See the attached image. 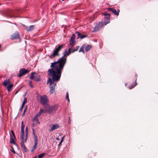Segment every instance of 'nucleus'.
Returning a JSON list of instances; mask_svg holds the SVG:
<instances>
[{"label":"nucleus","mask_w":158,"mask_h":158,"mask_svg":"<svg viewBox=\"0 0 158 158\" xmlns=\"http://www.w3.org/2000/svg\"><path fill=\"white\" fill-rule=\"evenodd\" d=\"M75 35L73 34L71 37L69 45L71 48H72L74 45L75 44Z\"/></svg>","instance_id":"0eeeda50"},{"label":"nucleus","mask_w":158,"mask_h":158,"mask_svg":"<svg viewBox=\"0 0 158 158\" xmlns=\"http://www.w3.org/2000/svg\"><path fill=\"white\" fill-rule=\"evenodd\" d=\"M27 107L26 106V107H25L24 109V110H23V113L22 114V116H24V115H25V112L26 111V110H27Z\"/></svg>","instance_id":"c85d7f7f"},{"label":"nucleus","mask_w":158,"mask_h":158,"mask_svg":"<svg viewBox=\"0 0 158 158\" xmlns=\"http://www.w3.org/2000/svg\"><path fill=\"white\" fill-rule=\"evenodd\" d=\"M82 34H81L80 33H79V34H78V37L77 38V39H78L79 38H80V37H79V36H81V35Z\"/></svg>","instance_id":"a19ab883"},{"label":"nucleus","mask_w":158,"mask_h":158,"mask_svg":"<svg viewBox=\"0 0 158 158\" xmlns=\"http://www.w3.org/2000/svg\"><path fill=\"white\" fill-rule=\"evenodd\" d=\"M29 86L31 88H33V85L32 84V81H29Z\"/></svg>","instance_id":"7c9ffc66"},{"label":"nucleus","mask_w":158,"mask_h":158,"mask_svg":"<svg viewBox=\"0 0 158 158\" xmlns=\"http://www.w3.org/2000/svg\"><path fill=\"white\" fill-rule=\"evenodd\" d=\"M10 83V81L9 79H6L4 81V82L3 83V85L4 86H6L7 85L9 84Z\"/></svg>","instance_id":"f3484780"},{"label":"nucleus","mask_w":158,"mask_h":158,"mask_svg":"<svg viewBox=\"0 0 158 158\" xmlns=\"http://www.w3.org/2000/svg\"><path fill=\"white\" fill-rule=\"evenodd\" d=\"M22 26L23 27L25 28V29L27 31V29L28 28V27L26 26L24 24H23Z\"/></svg>","instance_id":"c9c22d12"},{"label":"nucleus","mask_w":158,"mask_h":158,"mask_svg":"<svg viewBox=\"0 0 158 158\" xmlns=\"http://www.w3.org/2000/svg\"><path fill=\"white\" fill-rule=\"evenodd\" d=\"M85 46H84V45H83L80 48L79 50V52H83L84 53H85V52L84 51V48Z\"/></svg>","instance_id":"5701e85b"},{"label":"nucleus","mask_w":158,"mask_h":158,"mask_svg":"<svg viewBox=\"0 0 158 158\" xmlns=\"http://www.w3.org/2000/svg\"><path fill=\"white\" fill-rule=\"evenodd\" d=\"M38 140H34V144L33 147V148L31 150V152H33L36 148L37 147V145L38 144Z\"/></svg>","instance_id":"ddd939ff"},{"label":"nucleus","mask_w":158,"mask_h":158,"mask_svg":"<svg viewBox=\"0 0 158 158\" xmlns=\"http://www.w3.org/2000/svg\"><path fill=\"white\" fill-rule=\"evenodd\" d=\"M58 106L57 105H55L53 106H50L47 104L45 106V109H46L47 112L49 114H51L54 113L57 109Z\"/></svg>","instance_id":"f03ea898"},{"label":"nucleus","mask_w":158,"mask_h":158,"mask_svg":"<svg viewBox=\"0 0 158 158\" xmlns=\"http://www.w3.org/2000/svg\"><path fill=\"white\" fill-rule=\"evenodd\" d=\"M82 34H81L80 33H79V34H78V37L77 38V39H78L79 38H80V37H79V36H81V35Z\"/></svg>","instance_id":"79ce46f5"},{"label":"nucleus","mask_w":158,"mask_h":158,"mask_svg":"<svg viewBox=\"0 0 158 158\" xmlns=\"http://www.w3.org/2000/svg\"><path fill=\"white\" fill-rule=\"evenodd\" d=\"M40 103L44 106H46V104L48 102V97L47 95H44L41 96H40Z\"/></svg>","instance_id":"20e7f679"},{"label":"nucleus","mask_w":158,"mask_h":158,"mask_svg":"<svg viewBox=\"0 0 158 158\" xmlns=\"http://www.w3.org/2000/svg\"><path fill=\"white\" fill-rule=\"evenodd\" d=\"M45 153H42L38 155V158H42L45 155Z\"/></svg>","instance_id":"a878e982"},{"label":"nucleus","mask_w":158,"mask_h":158,"mask_svg":"<svg viewBox=\"0 0 158 158\" xmlns=\"http://www.w3.org/2000/svg\"><path fill=\"white\" fill-rule=\"evenodd\" d=\"M24 126L23 125V121H22L21 122V139L22 140H24Z\"/></svg>","instance_id":"423d86ee"},{"label":"nucleus","mask_w":158,"mask_h":158,"mask_svg":"<svg viewBox=\"0 0 158 158\" xmlns=\"http://www.w3.org/2000/svg\"><path fill=\"white\" fill-rule=\"evenodd\" d=\"M19 34L17 32H15L11 36V39L12 40L16 39H19Z\"/></svg>","instance_id":"9b49d317"},{"label":"nucleus","mask_w":158,"mask_h":158,"mask_svg":"<svg viewBox=\"0 0 158 158\" xmlns=\"http://www.w3.org/2000/svg\"><path fill=\"white\" fill-rule=\"evenodd\" d=\"M107 10L110 11H111L112 13H114L115 15H116L118 16L119 15V12L120 11L119 10H116L115 9L112 8H107Z\"/></svg>","instance_id":"9d476101"},{"label":"nucleus","mask_w":158,"mask_h":158,"mask_svg":"<svg viewBox=\"0 0 158 158\" xmlns=\"http://www.w3.org/2000/svg\"><path fill=\"white\" fill-rule=\"evenodd\" d=\"M70 122H71V121H70V117H69V120H68V123L69 124L70 123Z\"/></svg>","instance_id":"c03bdc74"},{"label":"nucleus","mask_w":158,"mask_h":158,"mask_svg":"<svg viewBox=\"0 0 158 158\" xmlns=\"http://www.w3.org/2000/svg\"><path fill=\"white\" fill-rule=\"evenodd\" d=\"M38 118L36 115H35L33 119V121H34L37 120L38 119Z\"/></svg>","instance_id":"473e14b6"},{"label":"nucleus","mask_w":158,"mask_h":158,"mask_svg":"<svg viewBox=\"0 0 158 158\" xmlns=\"http://www.w3.org/2000/svg\"><path fill=\"white\" fill-rule=\"evenodd\" d=\"M13 86V84H10L7 87V89L8 92H10L11 90V88Z\"/></svg>","instance_id":"412c9836"},{"label":"nucleus","mask_w":158,"mask_h":158,"mask_svg":"<svg viewBox=\"0 0 158 158\" xmlns=\"http://www.w3.org/2000/svg\"><path fill=\"white\" fill-rule=\"evenodd\" d=\"M32 127H35V124L34 123H33L32 124Z\"/></svg>","instance_id":"09e8293b"},{"label":"nucleus","mask_w":158,"mask_h":158,"mask_svg":"<svg viewBox=\"0 0 158 158\" xmlns=\"http://www.w3.org/2000/svg\"><path fill=\"white\" fill-rule=\"evenodd\" d=\"M10 17H13V16L12 15H11L10 16Z\"/></svg>","instance_id":"603ef678"},{"label":"nucleus","mask_w":158,"mask_h":158,"mask_svg":"<svg viewBox=\"0 0 158 158\" xmlns=\"http://www.w3.org/2000/svg\"><path fill=\"white\" fill-rule=\"evenodd\" d=\"M75 33H76V34H77V35H78V34H79V33H80V32H78V31H76V32H75Z\"/></svg>","instance_id":"49530a36"},{"label":"nucleus","mask_w":158,"mask_h":158,"mask_svg":"<svg viewBox=\"0 0 158 158\" xmlns=\"http://www.w3.org/2000/svg\"><path fill=\"white\" fill-rule=\"evenodd\" d=\"M68 51V52L66 53L67 50H65L62 57L59 59L57 61L52 63L50 66L51 68L49 69L47 72L48 75L50 77L48 78L47 82L48 84H49L51 94L54 93L55 92L56 86V82L60 80L62 71L66 62L67 59L65 56L69 55L72 53L71 48H69Z\"/></svg>","instance_id":"f257e3e1"},{"label":"nucleus","mask_w":158,"mask_h":158,"mask_svg":"<svg viewBox=\"0 0 158 158\" xmlns=\"http://www.w3.org/2000/svg\"><path fill=\"white\" fill-rule=\"evenodd\" d=\"M26 133H28V129L27 127H26L25 129Z\"/></svg>","instance_id":"58836bf2"},{"label":"nucleus","mask_w":158,"mask_h":158,"mask_svg":"<svg viewBox=\"0 0 158 158\" xmlns=\"http://www.w3.org/2000/svg\"><path fill=\"white\" fill-rule=\"evenodd\" d=\"M63 138H62V139H61V140L60 141H61L62 142L63 141Z\"/></svg>","instance_id":"3c124183"},{"label":"nucleus","mask_w":158,"mask_h":158,"mask_svg":"<svg viewBox=\"0 0 158 158\" xmlns=\"http://www.w3.org/2000/svg\"><path fill=\"white\" fill-rule=\"evenodd\" d=\"M11 151L14 154H15L16 153V152L15 151V150H14V148H12V149L11 150Z\"/></svg>","instance_id":"4c0bfd02"},{"label":"nucleus","mask_w":158,"mask_h":158,"mask_svg":"<svg viewBox=\"0 0 158 158\" xmlns=\"http://www.w3.org/2000/svg\"><path fill=\"white\" fill-rule=\"evenodd\" d=\"M59 127V126L57 124H52L50 126L51 128L49 130V131H51L55 129H58Z\"/></svg>","instance_id":"f8f14e48"},{"label":"nucleus","mask_w":158,"mask_h":158,"mask_svg":"<svg viewBox=\"0 0 158 158\" xmlns=\"http://www.w3.org/2000/svg\"><path fill=\"white\" fill-rule=\"evenodd\" d=\"M11 132L13 135V137L10 135V143H13L14 144H16V143L15 141H14V139L15 138V135L13 131L12 130H11Z\"/></svg>","instance_id":"1a4fd4ad"},{"label":"nucleus","mask_w":158,"mask_h":158,"mask_svg":"<svg viewBox=\"0 0 158 158\" xmlns=\"http://www.w3.org/2000/svg\"><path fill=\"white\" fill-rule=\"evenodd\" d=\"M64 0H62L63 1H64Z\"/></svg>","instance_id":"5fc2aeb1"},{"label":"nucleus","mask_w":158,"mask_h":158,"mask_svg":"<svg viewBox=\"0 0 158 158\" xmlns=\"http://www.w3.org/2000/svg\"><path fill=\"white\" fill-rule=\"evenodd\" d=\"M35 73L34 72H32L31 74V76L30 77V78L31 79H33L34 78V74Z\"/></svg>","instance_id":"b1692460"},{"label":"nucleus","mask_w":158,"mask_h":158,"mask_svg":"<svg viewBox=\"0 0 158 158\" xmlns=\"http://www.w3.org/2000/svg\"><path fill=\"white\" fill-rule=\"evenodd\" d=\"M44 106V110H43L42 109H40V111L39 112H40L41 114L42 113H45L47 112L46 110L45 109V106Z\"/></svg>","instance_id":"393cba45"},{"label":"nucleus","mask_w":158,"mask_h":158,"mask_svg":"<svg viewBox=\"0 0 158 158\" xmlns=\"http://www.w3.org/2000/svg\"><path fill=\"white\" fill-rule=\"evenodd\" d=\"M66 99L68 100V102H69V94L68 92H66Z\"/></svg>","instance_id":"bb28decb"},{"label":"nucleus","mask_w":158,"mask_h":158,"mask_svg":"<svg viewBox=\"0 0 158 158\" xmlns=\"http://www.w3.org/2000/svg\"><path fill=\"white\" fill-rule=\"evenodd\" d=\"M56 139L57 140H59V138H56Z\"/></svg>","instance_id":"8fccbe9b"},{"label":"nucleus","mask_w":158,"mask_h":158,"mask_svg":"<svg viewBox=\"0 0 158 158\" xmlns=\"http://www.w3.org/2000/svg\"><path fill=\"white\" fill-rule=\"evenodd\" d=\"M103 26L102 22H99L95 26L93 31L95 32L98 31Z\"/></svg>","instance_id":"39448f33"},{"label":"nucleus","mask_w":158,"mask_h":158,"mask_svg":"<svg viewBox=\"0 0 158 158\" xmlns=\"http://www.w3.org/2000/svg\"><path fill=\"white\" fill-rule=\"evenodd\" d=\"M36 122L37 123H38V124H39L40 123V122H39V121L38 119L37 120H36Z\"/></svg>","instance_id":"a18cd8bd"},{"label":"nucleus","mask_w":158,"mask_h":158,"mask_svg":"<svg viewBox=\"0 0 158 158\" xmlns=\"http://www.w3.org/2000/svg\"><path fill=\"white\" fill-rule=\"evenodd\" d=\"M110 22V19H104V22H101L103 25H106Z\"/></svg>","instance_id":"dca6fc26"},{"label":"nucleus","mask_w":158,"mask_h":158,"mask_svg":"<svg viewBox=\"0 0 158 158\" xmlns=\"http://www.w3.org/2000/svg\"><path fill=\"white\" fill-rule=\"evenodd\" d=\"M28 133H26L25 134V138L24 139L25 142H26L27 139V137H28Z\"/></svg>","instance_id":"2f4dec72"},{"label":"nucleus","mask_w":158,"mask_h":158,"mask_svg":"<svg viewBox=\"0 0 158 158\" xmlns=\"http://www.w3.org/2000/svg\"><path fill=\"white\" fill-rule=\"evenodd\" d=\"M136 79L135 82L133 83L129 87V89H131L133 88L136 85Z\"/></svg>","instance_id":"6ab92c4d"},{"label":"nucleus","mask_w":158,"mask_h":158,"mask_svg":"<svg viewBox=\"0 0 158 158\" xmlns=\"http://www.w3.org/2000/svg\"><path fill=\"white\" fill-rule=\"evenodd\" d=\"M87 35H81V36H79V37H80V38L81 39H83L86 37H87Z\"/></svg>","instance_id":"c756f323"},{"label":"nucleus","mask_w":158,"mask_h":158,"mask_svg":"<svg viewBox=\"0 0 158 158\" xmlns=\"http://www.w3.org/2000/svg\"><path fill=\"white\" fill-rule=\"evenodd\" d=\"M62 143V142H61V141H60V142L59 143V144L58 145V146H59Z\"/></svg>","instance_id":"de8ad7c7"},{"label":"nucleus","mask_w":158,"mask_h":158,"mask_svg":"<svg viewBox=\"0 0 158 158\" xmlns=\"http://www.w3.org/2000/svg\"><path fill=\"white\" fill-rule=\"evenodd\" d=\"M105 16L104 19H110V14L109 13H105L104 14Z\"/></svg>","instance_id":"a211bd4d"},{"label":"nucleus","mask_w":158,"mask_h":158,"mask_svg":"<svg viewBox=\"0 0 158 158\" xmlns=\"http://www.w3.org/2000/svg\"><path fill=\"white\" fill-rule=\"evenodd\" d=\"M91 46L89 45H88L85 47V50L86 52H88L91 48Z\"/></svg>","instance_id":"aec40b11"},{"label":"nucleus","mask_w":158,"mask_h":158,"mask_svg":"<svg viewBox=\"0 0 158 158\" xmlns=\"http://www.w3.org/2000/svg\"><path fill=\"white\" fill-rule=\"evenodd\" d=\"M41 114L40 113V112H39L38 113L35 115L38 117V118L40 116V115H41Z\"/></svg>","instance_id":"f704fd0d"},{"label":"nucleus","mask_w":158,"mask_h":158,"mask_svg":"<svg viewBox=\"0 0 158 158\" xmlns=\"http://www.w3.org/2000/svg\"><path fill=\"white\" fill-rule=\"evenodd\" d=\"M35 28V26L32 25L28 27L27 31H32Z\"/></svg>","instance_id":"2eb2a0df"},{"label":"nucleus","mask_w":158,"mask_h":158,"mask_svg":"<svg viewBox=\"0 0 158 158\" xmlns=\"http://www.w3.org/2000/svg\"><path fill=\"white\" fill-rule=\"evenodd\" d=\"M64 45L61 44L59 45L58 47H56L55 49L53 50V54L52 55L53 57H55L56 56H58L59 54L58 52L63 48Z\"/></svg>","instance_id":"7ed1b4c3"},{"label":"nucleus","mask_w":158,"mask_h":158,"mask_svg":"<svg viewBox=\"0 0 158 158\" xmlns=\"http://www.w3.org/2000/svg\"><path fill=\"white\" fill-rule=\"evenodd\" d=\"M27 102V99L26 98H24L23 99V101L22 103V105H24Z\"/></svg>","instance_id":"cd10ccee"},{"label":"nucleus","mask_w":158,"mask_h":158,"mask_svg":"<svg viewBox=\"0 0 158 158\" xmlns=\"http://www.w3.org/2000/svg\"><path fill=\"white\" fill-rule=\"evenodd\" d=\"M35 81H40V79L38 77L35 79Z\"/></svg>","instance_id":"e433bc0d"},{"label":"nucleus","mask_w":158,"mask_h":158,"mask_svg":"<svg viewBox=\"0 0 158 158\" xmlns=\"http://www.w3.org/2000/svg\"><path fill=\"white\" fill-rule=\"evenodd\" d=\"M24 106V105H22H22L21 107L19 110V111H20V112H21L22 111L23 108V107Z\"/></svg>","instance_id":"72a5a7b5"},{"label":"nucleus","mask_w":158,"mask_h":158,"mask_svg":"<svg viewBox=\"0 0 158 158\" xmlns=\"http://www.w3.org/2000/svg\"><path fill=\"white\" fill-rule=\"evenodd\" d=\"M22 141L21 143V146L22 148H23L24 151L25 152H26L27 151V149L26 148V146L25 145V144L24 143V140H22Z\"/></svg>","instance_id":"4468645a"},{"label":"nucleus","mask_w":158,"mask_h":158,"mask_svg":"<svg viewBox=\"0 0 158 158\" xmlns=\"http://www.w3.org/2000/svg\"><path fill=\"white\" fill-rule=\"evenodd\" d=\"M28 70L24 68H22L20 70L18 76L19 77H21L24 74L28 73Z\"/></svg>","instance_id":"6e6552de"},{"label":"nucleus","mask_w":158,"mask_h":158,"mask_svg":"<svg viewBox=\"0 0 158 158\" xmlns=\"http://www.w3.org/2000/svg\"><path fill=\"white\" fill-rule=\"evenodd\" d=\"M72 51V53H73L76 51V50L75 49H73Z\"/></svg>","instance_id":"37998d69"},{"label":"nucleus","mask_w":158,"mask_h":158,"mask_svg":"<svg viewBox=\"0 0 158 158\" xmlns=\"http://www.w3.org/2000/svg\"><path fill=\"white\" fill-rule=\"evenodd\" d=\"M79 48V46H76V49H75L76 50V51H77L78 50Z\"/></svg>","instance_id":"ea45409f"},{"label":"nucleus","mask_w":158,"mask_h":158,"mask_svg":"<svg viewBox=\"0 0 158 158\" xmlns=\"http://www.w3.org/2000/svg\"><path fill=\"white\" fill-rule=\"evenodd\" d=\"M127 84H125V86H126L127 85Z\"/></svg>","instance_id":"864d4df0"},{"label":"nucleus","mask_w":158,"mask_h":158,"mask_svg":"<svg viewBox=\"0 0 158 158\" xmlns=\"http://www.w3.org/2000/svg\"><path fill=\"white\" fill-rule=\"evenodd\" d=\"M32 134L34 136V140H38L37 137L35 133L34 129L33 128H32Z\"/></svg>","instance_id":"4be33fe9"}]
</instances>
